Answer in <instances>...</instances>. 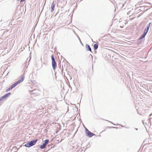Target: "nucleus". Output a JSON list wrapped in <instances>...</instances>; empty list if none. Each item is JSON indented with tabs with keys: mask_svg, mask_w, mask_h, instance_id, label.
<instances>
[{
	"mask_svg": "<svg viewBox=\"0 0 152 152\" xmlns=\"http://www.w3.org/2000/svg\"><path fill=\"white\" fill-rule=\"evenodd\" d=\"M120 27H121V28H122V26H120Z\"/></svg>",
	"mask_w": 152,
	"mask_h": 152,
	"instance_id": "nucleus-25",
	"label": "nucleus"
},
{
	"mask_svg": "<svg viewBox=\"0 0 152 152\" xmlns=\"http://www.w3.org/2000/svg\"><path fill=\"white\" fill-rule=\"evenodd\" d=\"M136 130H138V129L137 128L135 129Z\"/></svg>",
	"mask_w": 152,
	"mask_h": 152,
	"instance_id": "nucleus-24",
	"label": "nucleus"
},
{
	"mask_svg": "<svg viewBox=\"0 0 152 152\" xmlns=\"http://www.w3.org/2000/svg\"><path fill=\"white\" fill-rule=\"evenodd\" d=\"M91 55V56L90 57V58H91L92 59H93V56H92V55L91 54H90Z\"/></svg>",
	"mask_w": 152,
	"mask_h": 152,
	"instance_id": "nucleus-18",
	"label": "nucleus"
},
{
	"mask_svg": "<svg viewBox=\"0 0 152 152\" xmlns=\"http://www.w3.org/2000/svg\"><path fill=\"white\" fill-rule=\"evenodd\" d=\"M108 121L110 122V123L111 124H113L112 122H111V121Z\"/></svg>",
	"mask_w": 152,
	"mask_h": 152,
	"instance_id": "nucleus-22",
	"label": "nucleus"
},
{
	"mask_svg": "<svg viewBox=\"0 0 152 152\" xmlns=\"http://www.w3.org/2000/svg\"><path fill=\"white\" fill-rule=\"evenodd\" d=\"M151 24V23H149L148 25H147L146 28H145V29H146V30H147L148 31V30L149 29V28Z\"/></svg>",
	"mask_w": 152,
	"mask_h": 152,
	"instance_id": "nucleus-13",
	"label": "nucleus"
},
{
	"mask_svg": "<svg viewBox=\"0 0 152 152\" xmlns=\"http://www.w3.org/2000/svg\"><path fill=\"white\" fill-rule=\"evenodd\" d=\"M1 98H0V101H1Z\"/></svg>",
	"mask_w": 152,
	"mask_h": 152,
	"instance_id": "nucleus-23",
	"label": "nucleus"
},
{
	"mask_svg": "<svg viewBox=\"0 0 152 152\" xmlns=\"http://www.w3.org/2000/svg\"><path fill=\"white\" fill-rule=\"evenodd\" d=\"M109 128H116V129L117 128V127H114L113 126H110L109 127Z\"/></svg>",
	"mask_w": 152,
	"mask_h": 152,
	"instance_id": "nucleus-17",
	"label": "nucleus"
},
{
	"mask_svg": "<svg viewBox=\"0 0 152 152\" xmlns=\"http://www.w3.org/2000/svg\"><path fill=\"white\" fill-rule=\"evenodd\" d=\"M20 1V2H21L23 1H24L25 0H19Z\"/></svg>",
	"mask_w": 152,
	"mask_h": 152,
	"instance_id": "nucleus-19",
	"label": "nucleus"
},
{
	"mask_svg": "<svg viewBox=\"0 0 152 152\" xmlns=\"http://www.w3.org/2000/svg\"><path fill=\"white\" fill-rule=\"evenodd\" d=\"M51 59L52 61V64L53 69V70H55L57 66V64L53 55L51 56Z\"/></svg>",
	"mask_w": 152,
	"mask_h": 152,
	"instance_id": "nucleus-3",
	"label": "nucleus"
},
{
	"mask_svg": "<svg viewBox=\"0 0 152 152\" xmlns=\"http://www.w3.org/2000/svg\"><path fill=\"white\" fill-rule=\"evenodd\" d=\"M55 6V4H54V1H53V2L52 3L51 6V12H52L54 11Z\"/></svg>",
	"mask_w": 152,
	"mask_h": 152,
	"instance_id": "nucleus-9",
	"label": "nucleus"
},
{
	"mask_svg": "<svg viewBox=\"0 0 152 152\" xmlns=\"http://www.w3.org/2000/svg\"><path fill=\"white\" fill-rule=\"evenodd\" d=\"M30 93L31 94L37 95V92L38 91V90L34 89L32 91L30 90Z\"/></svg>",
	"mask_w": 152,
	"mask_h": 152,
	"instance_id": "nucleus-6",
	"label": "nucleus"
},
{
	"mask_svg": "<svg viewBox=\"0 0 152 152\" xmlns=\"http://www.w3.org/2000/svg\"><path fill=\"white\" fill-rule=\"evenodd\" d=\"M148 31V30H146V29H145V30H144V33L143 34H145L146 35V34H147Z\"/></svg>",
	"mask_w": 152,
	"mask_h": 152,
	"instance_id": "nucleus-15",
	"label": "nucleus"
},
{
	"mask_svg": "<svg viewBox=\"0 0 152 152\" xmlns=\"http://www.w3.org/2000/svg\"><path fill=\"white\" fill-rule=\"evenodd\" d=\"M37 140V139H36L34 140L31 141L30 142L27 143L24 146L27 147H30L35 145Z\"/></svg>",
	"mask_w": 152,
	"mask_h": 152,
	"instance_id": "nucleus-2",
	"label": "nucleus"
},
{
	"mask_svg": "<svg viewBox=\"0 0 152 152\" xmlns=\"http://www.w3.org/2000/svg\"><path fill=\"white\" fill-rule=\"evenodd\" d=\"M6 42L3 41H2L0 43V48H1L4 49L6 46Z\"/></svg>",
	"mask_w": 152,
	"mask_h": 152,
	"instance_id": "nucleus-5",
	"label": "nucleus"
},
{
	"mask_svg": "<svg viewBox=\"0 0 152 152\" xmlns=\"http://www.w3.org/2000/svg\"><path fill=\"white\" fill-rule=\"evenodd\" d=\"M145 36L146 35L143 34L139 38H140V39H142L143 38L145 37Z\"/></svg>",
	"mask_w": 152,
	"mask_h": 152,
	"instance_id": "nucleus-14",
	"label": "nucleus"
},
{
	"mask_svg": "<svg viewBox=\"0 0 152 152\" xmlns=\"http://www.w3.org/2000/svg\"><path fill=\"white\" fill-rule=\"evenodd\" d=\"M79 40H80V43H81V44L82 45H83V44L81 42V40H80V38H79Z\"/></svg>",
	"mask_w": 152,
	"mask_h": 152,
	"instance_id": "nucleus-20",
	"label": "nucleus"
},
{
	"mask_svg": "<svg viewBox=\"0 0 152 152\" xmlns=\"http://www.w3.org/2000/svg\"><path fill=\"white\" fill-rule=\"evenodd\" d=\"M94 133H91V132H90L89 131H88V132H87L86 133V135L88 136L89 137H91L93 136V135H94Z\"/></svg>",
	"mask_w": 152,
	"mask_h": 152,
	"instance_id": "nucleus-7",
	"label": "nucleus"
},
{
	"mask_svg": "<svg viewBox=\"0 0 152 152\" xmlns=\"http://www.w3.org/2000/svg\"><path fill=\"white\" fill-rule=\"evenodd\" d=\"M98 44L96 43L94 44V47L95 50H97L98 48Z\"/></svg>",
	"mask_w": 152,
	"mask_h": 152,
	"instance_id": "nucleus-11",
	"label": "nucleus"
},
{
	"mask_svg": "<svg viewBox=\"0 0 152 152\" xmlns=\"http://www.w3.org/2000/svg\"><path fill=\"white\" fill-rule=\"evenodd\" d=\"M24 78L25 77L24 76H22V78L20 80H18L14 84L11 85L8 89L6 90V91L8 92L10 90L12 89V88L17 86L18 84L23 82V81Z\"/></svg>",
	"mask_w": 152,
	"mask_h": 152,
	"instance_id": "nucleus-1",
	"label": "nucleus"
},
{
	"mask_svg": "<svg viewBox=\"0 0 152 152\" xmlns=\"http://www.w3.org/2000/svg\"><path fill=\"white\" fill-rule=\"evenodd\" d=\"M85 131H86V133L87 132H88V131H89L86 128H85Z\"/></svg>",
	"mask_w": 152,
	"mask_h": 152,
	"instance_id": "nucleus-16",
	"label": "nucleus"
},
{
	"mask_svg": "<svg viewBox=\"0 0 152 152\" xmlns=\"http://www.w3.org/2000/svg\"><path fill=\"white\" fill-rule=\"evenodd\" d=\"M49 140L48 139H47L45 140L44 141V142L43 143V144L40 146V148L42 149H43L45 148L46 145H47L49 142Z\"/></svg>",
	"mask_w": 152,
	"mask_h": 152,
	"instance_id": "nucleus-4",
	"label": "nucleus"
},
{
	"mask_svg": "<svg viewBox=\"0 0 152 152\" xmlns=\"http://www.w3.org/2000/svg\"><path fill=\"white\" fill-rule=\"evenodd\" d=\"M2 41V39L1 38H0V43H1V42Z\"/></svg>",
	"mask_w": 152,
	"mask_h": 152,
	"instance_id": "nucleus-21",
	"label": "nucleus"
},
{
	"mask_svg": "<svg viewBox=\"0 0 152 152\" xmlns=\"http://www.w3.org/2000/svg\"><path fill=\"white\" fill-rule=\"evenodd\" d=\"M86 50H87L90 51L92 53H93V52L91 51V49L90 46L89 45L86 44Z\"/></svg>",
	"mask_w": 152,
	"mask_h": 152,
	"instance_id": "nucleus-8",
	"label": "nucleus"
},
{
	"mask_svg": "<svg viewBox=\"0 0 152 152\" xmlns=\"http://www.w3.org/2000/svg\"><path fill=\"white\" fill-rule=\"evenodd\" d=\"M141 39H140V38L138 39L137 42V45H139L141 43V42H142V40Z\"/></svg>",
	"mask_w": 152,
	"mask_h": 152,
	"instance_id": "nucleus-12",
	"label": "nucleus"
},
{
	"mask_svg": "<svg viewBox=\"0 0 152 152\" xmlns=\"http://www.w3.org/2000/svg\"><path fill=\"white\" fill-rule=\"evenodd\" d=\"M10 93H7V94H5L4 95L2 96L0 98L1 99H5L6 97L10 95Z\"/></svg>",
	"mask_w": 152,
	"mask_h": 152,
	"instance_id": "nucleus-10",
	"label": "nucleus"
}]
</instances>
